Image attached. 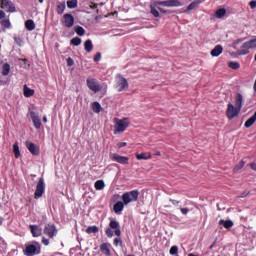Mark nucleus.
I'll list each match as a JSON object with an SVG mask.
<instances>
[{
  "instance_id": "c85d7f7f",
  "label": "nucleus",
  "mask_w": 256,
  "mask_h": 256,
  "mask_svg": "<svg viewBox=\"0 0 256 256\" xmlns=\"http://www.w3.org/2000/svg\"><path fill=\"white\" fill-rule=\"evenodd\" d=\"M136 159H138L139 161H141V160L147 161V159H151V154H145V153L139 154V153H137L136 154Z\"/></svg>"
},
{
  "instance_id": "393cba45",
  "label": "nucleus",
  "mask_w": 256,
  "mask_h": 256,
  "mask_svg": "<svg viewBox=\"0 0 256 256\" xmlns=\"http://www.w3.org/2000/svg\"><path fill=\"white\" fill-rule=\"evenodd\" d=\"M13 153L16 159H19L21 157V150H19V144L17 142L13 145Z\"/></svg>"
},
{
  "instance_id": "ddd939ff",
  "label": "nucleus",
  "mask_w": 256,
  "mask_h": 256,
  "mask_svg": "<svg viewBox=\"0 0 256 256\" xmlns=\"http://www.w3.org/2000/svg\"><path fill=\"white\" fill-rule=\"evenodd\" d=\"M62 24L64 25V27H68L69 29H71V27L75 25V17H73V15L71 14H64L62 18Z\"/></svg>"
},
{
  "instance_id": "4be33fe9",
  "label": "nucleus",
  "mask_w": 256,
  "mask_h": 256,
  "mask_svg": "<svg viewBox=\"0 0 256 256\" xmlns=\"http://www.w3.org/2000/svg\"><path fill=\"white\" fill-rule=\"evenodd\" d=\"M100 251L101 253H104V255H111V251L109 250V244L107 243H103L101 246H100Z\"/></svg>"
},
{
  "instance_id": "2f4dec72",
  "label": "nucleus",
  "mask_w": 256,
  "mask_h": 256,
  "mask_svg": "<svg viewBox=\"0 0 256 256\" xmlns=\"http://www.w3.org/2000/svg\"><path fill=\"white\" fill-rule=\"evenodd\" d=\"M75 33H77L79 35V37H83V35H85V28L81 27V26H76L74 28Z\"/></svg>"
},
{
  "instance_id": "5701e85b",
  "label": "nucleus",
  "mask_w": 256,
  "mask_h": 256,
  "mask_svg": "<svg viewBox=\"0 0 256 256\" xmlns=\"http://www.w3.org/2000/svg\"><path fill=\"white\" fill-rule=\"evenodd\" d=\"M219 225H223L225 229H231L233 227V221L231 220H220Z\"/></svg>"
},
{
  "instance_id": "6e6d98bb",
  "label": "nucleus",
  "mask_w": 256,
  "mask_h": 256,
  "mask_svg": "<svg viewBox=\"0 0 256 256\" xmlns=\"http://www.w3.org/2000/svg\"><path fill=\"white\" fill-rule=\"evenodd\" d=\"M4 17H5V11L0 10V20L4 19Z\"/></svg>"
},
{
  "instance_id": "39448f33",
  "label": "nucleus",
  "mask_w": 256,
  "mask_h": 256,
  "mask_svg": "<svg viewBox=\"0 0 256 256\" xmlns=\"http://www.w3.org/2000/svg\"><path fill=\"white\" fill-rule=\"evenodd\" d=\"M129 127V120L127 118H123L121 120L115 119V130L114 133L117 135V133H123L125 129Z\"/></svg>"
},
{
  "instance_id": "0eeeda50",
  "label": "nucleus",
  "mask_w": 256,
  "mask_h": 256,
  "mask_svg": "<svg viewBox=\"0 0 256 256\" xmlns=\"http://www.w3.org/2000/svg\"><path fill=\"white\" fill-rule=\"evenodd\" d=\"M44 193H45V180H43V178H39V181L36 186V191L34 193V199H41Z\"/></svg>"
},
{
  "instance_id": "bf43d9fd",
  "label": "nucleus",
  "mask_w": 256,
  "mask_h": 256,
  "mask_svg": "<svg viewBox=\"0 0 256 256\" xmlns=\"http://www.w3.org/2000/svg\"><path fill=\"white\" fill-rule=\"evenodd\" d=\"M158 11H160V13H167V10H165L159 6H158Z\"/></svg>"
},
{
  "instance_id": "f257e3e1",
  "label": "nucleus",
  "mask_w": 256,
  "mask_h": 256,
  "mask_svg": "<svg viewBox=\"0 0 256 256\" xmlns=\"http://www.w3.org/2000/svg\"><path fill=\"white\" fill-rule=\"evenodd\" d=\"M159 5L162 7H183V3H181V1L179 0H165V1L153 2L150 5V9H151V14L154 17H159V11L157 10L159 9Z\"/></svg>"
},
{
  "instance_id": "79ce46f5",
  "label": "nucleus",
  "mask_w": 256,
  "mask_h": 256,
  "mask_svg": "<svg viewBox=\"0 0 256 256\" xmlns=\"http://www.w3.org/2000/svg\"><path fill=\"white\" fill-rule=\"evenodd\" d=\"M243 167H245V162H244V161H241L239 164H237V165L234 167V171H239L240 169H243Z\"/></svg>"
},
{
  "instance_id": "dca6fc26",
  "label": "nucleus",
  "mask_w": 256,
  "mask_h": 256,
  "mask_svg": "<svg viewBox=\"0 0 256 256\" xmlns=\"http://www.w3.org/2000/svg\"><path fill=\"white\" fill-rule=\"evenodd\" d=\"M26 147L32 155H39V148H37V145H35L33 142L27 141Z\"/></svg>"
},
{
  "instance_id": "774afa93",
  "label": "nucleus",
  "mask_w": 256,
  "mask_h": 256,
  "mask_svg": "<svg viewBox=\"0 0 256 256\" xmlns=\"http://www.w3.org/2000/svg\"><path fill=\"white\" fill-rule=\"evenodd\" d=\"M210 249H213V245L210 246Z\"/></svg>"
},
{
  "instance_id": "4d7b16f0",
  "label": "nucleus",
  "mask_w": 256,
  "mask_h": 256,
  "mask_svg": "<svg viewBox=\"0 0 256 256\" xmlns=\"http://www.w3.org/2000/svg\"><path fill=\"white\" fill-rule=\"evenodd\" d=\"M127 146V142H120L119 144H118V147H126Z\"/></svg>"
},
{
  "instance_id": "6ab92c4d",
  "label": "nucleus",
  "mask_w": 256,
  "mask_h": 256,
  "mask_svg": "<svg viewBox=\"0 0 256 256\" xmlns=\"http://www.w3.org/2000/svg\"><path fill=\"white\" fill-rule=\"evenodd\" d=\"M235 107L241 110V107H243V95L241 94H236L235 98Z\"/></svg>"
},
{
  "instance_id": "c9c22d12",
  "label": "nucleus",
  "mask_w": 256,
  "mask_h": 256,
  "mask_svg": "<svg viewBox=\"0 0 256 256\" xmlns=\"http://www.w3.org/2000/svg\"><path fill=\"white\" fill-rule=\"evenodd\" d=\"M1 26L5 27L6 29H11V21L9 19L1 20Z\"/></svg>"
},
{
  "instance_id": "ea45409f",
  "label": "nucleus",
  "mask_w": 256,
  "mask_h": 256,
  "mask_svg": "<svg viewBox=\"0 0 256 256\" xmlns=\"http://www.w3.org/2000/svg\"><path fill=\"white\" fill-rule=\"evenodd\" d=\"M109 226H110V229H115V230L119 229V222L113 220L110 222Z\"/></svg>"
},
{
  "instance_id": "20e7f679",
  "label": "nucleus",
  "mask_w": 256,
  "mask_h": 256,
  "mask_svg": "<svg viewBox=\"0 0 256 256\" xmlns=\"http://www.w3.org/2000/svg\"><path fill=\"white\" fill-rule=\"evenodd\" d=\"M41 253V246L38 242H34V244H28L26 245V248L24 250V255L26 256H34L39 255Z\"/></svg>"
},
{
  "instance_id": "9d476101",
  "label": "nucleus",
  "mask_w": 256,
  "mask_h": 256,
  "mask_svg": "<svg viewBox=\"0 0 256 256\" xmlns=\"http://www.w3.org/2000/svg\"><path fill=\"white\" fill-rule=\"evenodd\" d=\"M240 111L241 110L238 107L229 103L227 111H226V115H227L228 119H235V117H237L239 115Z\"/></svg>"
},
{
  "instance_id": "49530a36",
  "label": "nucleus",
  "mask_w": 256,
  "mask_h": 256,
  "mask_svg": "<svg viewBox=\"0 0 256 256\" xmlns=\"http://www.w3.org/2000/svg\"><path fill=\"white\" fill-rule=\"evenodd\" d=\"M180 211L182 215H187L189 213V208H181Z\"/></svg>"
},
{
  "instance_id": "052dcab7",
  "label": "nucleus",
  "mask_w": 256,
  "mask_h": 256,
  "mask_svg": "<svg viewBox=\"0 0 256 256\" xmlns=\"http://www.w3.org/2000/svg\"><path fill=\"white\" fill-rule=\"evenodd\" d=\"M250 167H251V169H253L254 171H256V164H255V163H251V164H250Z\"/></svg>"
},
{
  "instance_id": "a18cd8bd",
  "label": "nucleus",
  "mask_w": 256,
  "mask_h": 256,
  "mask_svg": "<svg viewBox=\"0 0 256 256\" xmlns=\"http://www.w3.org/2000/svg\"><path fill=\"white\" fill-rule=\"evenodd\" d=\"M106 235H107V237H113V230H111V228H107Z\"/></svg>"
},
{
  "instance_id": "8fccbe9b",
  "label": "nucleus",
  "mask_w": 256,
  "mask_h": 256,
  "mask_svg": "<svg viewBox=\"0 0 256 256\" xmlns=\"http://www.w3.org/2000/svg\"><path fill=\"white\" fill-rule=\"evenodd\" d=\"M115 235H117V237L121 236V229L119 227L115 229Z\"/></svg>"
},
{
  "instance_id": "13d9d810",
  "label": "nucleus",
  "mask_w": 256,
  "mask_h": 256,
  "mask_svg": "<svg viewBox=\"0 0 256 256\" xmlns=\"http://www.w3.org/2000/svg\"><path fill=\"white\" fill-rule=\"evenodd\" d=\"M114 243L115 245H119V243H121V239L119 238L114 239Z\"/></svg>"
},
{
  "instance_id": "1a4fd4ad",
  "label": "nucleus",
  "mask_w": 256,
  "mask_h": 256,
  "mask_svg": "<svg viewBox=\"0 0 256 256\" xmlns=\"http://www.w3.org/2000/svg\"><path fill=\"white\" fill-rule=\"evenodd\" d=\"M0 7L8 13H15L16 11L15 4L11 0H0Z\"/></svg>"
},
{
  "instance_id": "423d86ee",
  "label": "nucleus",
  "mask_w": 256,
  "mask_h": 256,
  "mask_svg": "<svg viewBox=\"0 0 256 256\" xmlns=\"http://www.w3.org/2000/svg\"><path fill=\"white\" fill-rule=\"evenodd\" d=\"M116 89L119 92L129 89V82H127V79L121 75H118L116 77Z\"/></svg>"
},
{
  "instance_id": "e2e57ef3",
  "label": "nucleus",
  "mask_w": 256,
  "mask_h": 256,
  "mask_svg": "<svg viewBox=\"0 0 256 256\" xmlns=\"http://www.w3.org/2000/svg\"><path fill=\"white\" fill-rule=\"evenodd\" d=\"M43 122H44V123H47V116H44V117H43Z\"/></svg>"
},
{
  "instance_id": "a878e982",
  "label": "nucleus",
  "mask_w": 256,
  "mask_h": 256,
  "mask_svg": "<svg viewBox=\"0 0 256 256\" xmlns=\"http://www.w3.org/2000/svg\"><path fill=\"white\" fill-rule=\"evenodd\" d=\"M25 27L27 31H33L35 29V22L33 20H27L25 22Z\"/></svg>"
},
{
  "instance_id": "2eb2a0df",
  "label": "nucleus",
  "mask_w": 256,
  "mask_h": 256,
  "mask_svg": "<svg viewBox=\"0 0 256 256\" xmlns=\"http://www.w3.org/2000/svg\"><path fill=\"white\" fill-rule=\"evenodd\" d=\"M30 229L33 237H41L43 233V228L37 225H30Z\"/></svg>"
},
{
  "instance_id": "412c9836",
  "label": "nucleus",
  "mask_w": 256,
  "mask_h": 256,
  "mask_svg": "<svg viewBox=\"0 0 256 256\" xmlns=\"http://www.w3.org/2000/svg\"><path fill=\"white\" fill-rule=\"evenodd\" d=\"M84 49L87 53H91V51H93V42L90 39L85 41Z\"/></svg>"
},
{
  "instance_id": "f3484780",
  "label": "nucleus",
  "mask_w": 256,
  "mask_h": 256,
  "mask_svg": "<svg viewBox=\"0 0 256 256\" xmlns=\"http://www.w3.org/2000/svg\"><path fill=\"white\" fill-rule=\"evenodd\" d=\"M210 53H211L212 57H219V55H221V53H223V46L216 45Z\"/></svg>"
},
{
  "instance_id": "09e8293b",
  "label": "nucleus",
  "mask_w": 256,
  "mask_h": 256,
  "mask_svg": "<svg viewBox=\"0 0 256 256\" xmlns=\"http://www.w3.org/2000/svg\"><path fill=\"white\" fill-rule=\"evenodd\" d=\"M247 195H249V191H244L241 196H239V198L243 199L245 197H247Z\"/></svg>"
},
{
  "instance_id": "aec40b11",
  "label": "nucleus",
  "mask_w": 256,
  "mask_h": 256,
  "mask_svg": "<svg viewBox=\"0 0 256 256\" xmlns=\"http://www.w3.org/2000/svg\"><path fill=\"white\" fill-rule=\"evenodd\" d=\"M255 121H256V111L254 115L245 122L244 127H246V129H249V127H253V125H255Z\"/></svg>"
},
{
  "instance_id": "7ed1b4c3",
  "label": "nucleus",
  "mask_w": 256,
  "mask_h": 256,
  "mask_svg": "<svg viewBox=\"0 0 256 256\" xmlns=\"http://www.w3.org/2000/svg\"><path fill=\"white\" fill-rule=\"evenodd\" d=\"M250 49H256V38L243 43L237 53L238 55H249Z\"/></svg>"
},
{
  "instance_id": "bb28decb",
  "label": "nucleus",
  "mask_w": 256,
  "mask_h": 256,
  "mask_svg": "<svg viewBox=\"0 0 256 256\" xmlns=\"http://www.w3.org/2000/svg\"><path fill=\"white\" fill-rule=\"evenodd\" d=\"M91 107L94 113H101V109H103V107H101V104L99 102L92 103Z\"/></svg>"
},
{
  "instance_id": "de8ad7c7",
  "label": "nucleus",
  "mask_w": 256,
  "mask_h": 256,
  "mask_svg": "<svg viewBox=\"0 0 256 256\" xmlns=\"http://www.w3.org/2000/svg\"><path fill=\"white\" fill-rule=\"evenodd\" d=\"M171 203L175 205V207H179V204L181 203L180 201L178 200H173V199H170Z\"/></svg>"
},
{
  "instance_id": "b1692460",
  "label": "nucleus",
  "mask_w": 256,
  "mask_h": 256,
  "mask_svg": "<svg viewBox=\"0 0 256 256\" xmlns=\"http://www.w3.org/2000/svg\"><path fill=\"white\" fill-rule=\"evenodd\" d=\"M35 95V90L30 89L27 85H24V96L25 97H33Z\"/></svg>"
},
{
  "instance_id": "7c9ffc66",
  "label": "nucleus",
  "mask_w": 256,
  "mask_h": 256,
  "mask_svg": "<svg viewBox=\"0 0 256 256\" xmlns=\"http://www.w3.org/2000/svg\"><path fill=\"white\" fill-rule=\"evenodd\" d=\"M227 14V10H225V8H220V9H218L217 11H216V17H217V19H222V17L224 16V15H226Z\"/></svg>"
},
{
  "instance_id": "9b49d317",
  "label": "nucleus",
  "mask_w": 256,
  "mask_h": 256,
  "mask_svg": "<svg viewBox=\"0 0 256 256\" xmlns=\"http://www.w3.org/2000/svg\"><path fill=\"white\" fill-rule=\"evenodd\" d=\"M86 83L90 91H93L94 93H99V91H101V86L99 85L97 80L93 78H88Z\"/></svg>"
},
{
  "instance_id": "338daca9",
  "label": "nucleus",
  "mask_w": 256,
  "mask_h": 256,
  "mask_svg": "<svg viewBox=\"0 0 256 256\" xmlns=\"http://www.w3.org/2000/svg\"><path fill=\"white\" fill-rule=\"evenodd\" d=\"M39 1V3H43V0H38Z\"/></svg>"
},
{
  "instance_id": "37998d69",
  "label": "nucleus",
  "mask_w": 256,
  "mask_h": 256,
  "mask_svg": "<svg viewBox=\"0 0 256 256\" xmlns=\"http://www.w3.org/2000/svg\"><path fill=\"white\" fill-rule=\"evenodd\" d=\"M94 61L95 63H98V61H101V53L98 52L95 56H94Z\"/></svg>"
},
{
  "instance_id": "a211bd4d",
  "label": "nucleus",
  "mask_w": 256,
  "mask_h": 256,
  "mask_svg": "<svg viewBox=\"0 0 256 256\" xmlns=\"http://www.w3.org/2000/svg\"><path fill=\"white\" fill-rule=\"evenodd\" d=\"M125 207V202H117L115 205H114V213H116L117 215L121 214V211H123Z\"/></svg>"
},
{
  "instance_id": "e433bc0d",
  "label": "nucleus",
  "mask_w": 256,
  "mask_h": 256,
  "mask_svg": "<svg viewBox=\"0 0 256 256\" xmlns=\"http://www.w3.org/2000/svg\"><path fill=\"white\" fill-rule=\"evenodd\" d=\"M71 45H74L75 47H79L81 45V38L75 37L71 40Z\"/></svg>"
},
{
  "instance_id": "f8f14e48",
  "label": "nucleus",
  "mask_w": 256,
  "mask_h": 256,
  "mask_svg": "<svg viewBox=\"0 0 256 256\" xmlns=\"http://www.w3.org/2000/svg\"><path fill=\"white\" fill-rule=\"evenodd\" d=\"M110 159L112 161H116L117 163H120L121 165H129V157L121 156L119 154L111 153Z\"/></svg>"
},
{
  "instance_id": "72a5a7b5",
  "label": "nucleus",
  "mask_w": 256,
  "mask_h": 256,
  "mask_svg": "<svg viewBox=\"0 0 256 256\" xmlns=\"http://www.w3.org/2000/svg\"><path fill=\"white\" fill-rule=\"evenodd\" d=\"M64 12H65V2L60 3V4L57 5L58 15H63Z\"/></svg>"
},
{
  "instance_id": "f704fd0d",
  "label": "nucleus",
  "mask_w": 256,
  "mask_h": 256,
  "mask_svg": "<svg viewBox=\"0 0 256 256\" xmlns=\"http://www.w3.org/2000/svg\"><path fill=\"white\" fill-rule=\"evenodd\" d=\"M68 9H76L77 7V0H69L67 1Z\"/></svg>"
},
{
  "instance_id": "5fc2aeb1",
  "label": "nucleus",
  "mask_w": 256,
  "mask_h": 256,
  "mask_svg": "<svg viewBox=\"0 0 256 256\" xmlns=\"http://www.w3.org/2000/svg\"><path fill=\"white\" fill-rule=\"evenodd\" d=\"M90 9H97V4L96 3H90Z\"/></svg>"
},
{
  "instance_id": "4468645a",
  "label": "nucleus",
  "mask_w": 256,
  "mask_h": 256,
  "mask_svg": "<svg viewBox=\"0 0 256 256\" xmlns=\"http://www.w3.org/2000/svg\"><path fill=\"white\" fill-rule=\"evenodd\" d=\"M30 115L35 129H41V118L39 117V113L30 111Z\"/></svg>"
},
{
  "instance_id": "a19ab883",
  "label": "nucleus",
  "mask_w": 256,
  "mask_h": 256,
  "mask_svg": "<svg viewBox=\"0 0 256 256\" xmlns=\"http://www.w3.org/2000/svg\"><path fill=\"white\" fill-rule=\"evenodd\" d=\"M197 5H199V2H192V3L187 7V11H193V9H196Z\"/></svg>"
},
{
  "instance_id": "58836bf2",
  "label": "nucleus",
  "mask_w": 256,
  "mask_h": 256,
  "mask_svg": "<svg viewBox=\"0 0 256 256\" xmlns=\"http://www.w3.org/2000/svg\"><path fill=\"white\" fill-rule=\"evenodd\" d=\"M170 255H177V253H179V247L177 246H172L170 248V251H169Z\"/></svg>"
},
{
  "instance_id": "cd10ccee",
  "label": "nucleus",
  "mask_w": 256,
  "mask_h": 256,
  "mask_svg": "<svg viewBox=\"0 0 256 256\" xmlns=\"http://www.w3.org/2000/svg\"><path fill=\"white\" fill-rule=\"evenodd\" d=\"M95 189L97 191H102V189H105V182L103 180H97L95 182Z\"/></svg>"
},
{
  "instance_id": "f03ea898",
  "label": "nucleus",
  "mask_w": 256,
  "mask_h": 256,
  "mask_svg": "<svg viewBox=\"0 0 256 256\" xmlns=\"http://www.w3.org/2000/svg\"><path fill=\"white\" fill-rule=\"evenodd\" d=\"M139 199V190H133L126 192L122 195V201L124 205H129V203H135Z\"/></svg>"
},
{
  "instance_id": "0e129e2a",
  "label": "nucleus",
  "mask_w": 256,
  "mask_h": 256,
  "mask_svg": "<svg viewBox=\"0 0 256 256\" xmlns=\"http://www.w3.org/2000/svg\"><path fill=\"white\" fill-rule=\"evenodd\" d=\"M0 225H3V218H0Z\"/></svg>"
},
{
  "instance_id": "680f3d73",
  "label": "nucleus",
  "mask_w": 256,
  "mask_h": 256,
  "mask_svg": "<svg viewBox=\"0 0 256 256\" xmlns=\"http://www.w3.org/2000/svg\"><path fill=\"white\" fill-rule=\"evenodd\" d=\"M14 40L16 41V43H19V38L17 36H14Z\"/></svg>"
},
{
  "instance_id": "c756f323",
  "label": "nucleus",
  "mask_w": 256,
  "mask_h": 256,
  "mask_svg": "<svg viewBox=\"0 0 256 256\" xmlns=\"http://www.w3.org/2000/svg\"><path fill=\"white\" fill-rule=\"evenodd\" d=\"M11 72V66L8 63H5L2 67V75L7 76Z\"/></svg>"
},
{
  "instance_id": "4c0bfd02",
  "label": "nucleus",
  "mask_w": 256,
  "mask_h": 256,
  "mask_svg": "<svg viewBox=\"0 0 256 256\" xmlns=\"http://www.w3.org/2000/svg\"><path fill=\"white\" fill-rule=\"evenodd\" d=\"M228 67H230V69H239L241 65L239 64V62H229Z\"/></svg>"
},
{
  "instance_id": "6e6552de",
  "label": "nucleus",
  "mask_w": 256,
  "mask_h": 256,
  "mask_svg": "<svg viewBox=\"0 0 256 256\" xmlns=\"http://www.w3.org/2000/svg\"><path fill=\"white\" fill-rule=\"evenodd\" d=\"M43 233L47 235L49 239H53L55 235H57V226H55V224H46Z\"/></svg>"
},
{
  "instance_id": "3c124183",
  "label": "nucleus",
  "mask_w": 256,
  "mask_h": 256,
  "mask_svg": "<svg viewBox=\"0 0 256 256\" xmlns=\"http://www.w3.org/2000/svg\"><path fill=\"white\" fill-rule=\"evenodd\" d=\"M250 7H251V9H255L256 8V1H254V0L250 1Z\"/></svg>"
},
{
  "instance_id": "864d4df0",
  "label": "nucleus",
  "mask_w": 256,
  "mask_h": 256,
  "mask_svg": "<svg viewBox=\"0 0 256 256\" xmlns=\"http://www.w3.org/2000/svg\"><path fill=\"white\" fill-rule=\"evenodd\" d=\"M243 41H245V39H238L234 42V45H239V43H243Z\"/></svg>"
},
{
  "instance_id": "69168bd1",
  "label": "nucleus",
  "mask_w": 256,
  "mask_h": 256,
  "mask_svg": "<svg viewBox=\"0 0 256 256\" xmlns=\"http://www.w3.org/2000/svg\"><path fill=\"white\" fill-rule=\"evenodd\" d=\"M22 61H24V63H27V59H22Z\"/></svg>"
},
{
  "instance_id": "473e14b6",
  "label": "nucleus",
  "mask_w": 256,
  "mask_h": 256,
  "mask_svg": "<svg viewBox=\"0 0 256 256\" xmlns=\"http://www.w3.org/2000/svg\"><path fill=\"white\" fill-rule=\"evenodd\" d=\"M86 233H88V235H91V233H99V227L90 226L86 229Z\"/></svg>"
},
{
  "instance_id": "c03bdc74",
  "label": "nucleus",
  "mask_w": 256,
  "mask_h": 256,
  "mask_svg": "<svg viewBox=\"0 0 256 256\" xmlns=\"http://www.w3.org/2000/svg\"><path fill=\"white\" fill-rule=\"evenodd\" d=\"M74 63H75V61H73V59H72L71 57H69V58L67 59V65H68V67H73Z\"/></svg>"
},
{
  "instance_id": "603ef678",
  "label": "nucleus",
  "mask_w": 256,
  "mask_h": 256,
  "mask_svg": "<svg viewBox=\"0 0 256 256\" xmlns=\"http://www.w3.org/2000/svg\"><path fill=\"white\" fill-rule=\"evenodd\" d=\"M42 243H43L44 245H49V239L43 237V238H42Z\"/></svg>"
}]
</instances>
